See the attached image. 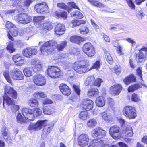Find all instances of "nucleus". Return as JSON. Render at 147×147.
<instances>
[{"mask_svg": "<svg viewBox=\"0 0 147 147\" xmlns=\"http://www.w3.org/2000/svg\"><path fill=\"white\" fill-rule=\"evenodd\" d=\"M16 19L18 22L24 24L29 23L32 20L31 17L25 13H21L18 15L16 17Z\"/></svg>", "mask_w": 147, "mask_h": 147, "instance_id": "nucleus-7", "label": "nucleus"}, {"mask_svg": "<svg viewBox=\"0 0 147 147\" xmlns=\"http://www.w3.org/2000/svg\"><path fill=\"white\" fill-rule=\"evenodd\" d=\"M47 73L49 76L53 78H57L61 75L60 69L55 66H49Z\"/></svg>", "mask_w": 147, "mask_h": 147, "instance_id": "nucleus-3", "label": "nucleus"}, {"mask_svg": "<svg viewBox=\"0 0 147 147\" xmlns=\"http://www.w3.org/2000/svg\"><path fill=\"white\" fill-rule=\"evenodd\" d=\"M33 82L36 85L42 86L46 83V80L44 77L41 74H38L33 77Z\"/></svg>", "mask_w": 147, "mask_h": 147, "instance_id": "nucleus-16", "label": "nucleus"}, {"mask_svg": "<svg viewBox=\"0 0 147 147\" xmlns=\"http://www.w3.org/2000/svg\"><path fill=\"white\" fill-rule=\"evenodd\" d=\"M147 51V47H144L139 50V53L136 55V59L138 62H141L146 56V52Z\"/></svg>", "mask_w": 147, "mask_h": 147, "instance_id": "nucleus-15", "label": "nucleus"}, {"mask_svg": "<svg viewBox=\"0 0 147 147\" xmlns=\"http://www.w3.org/2000/svg\"><path fill=\"white\" fill-rule=\"evenodd\" d=\"M33 109H31L29 108H23L22 110V113L24 117L26 119L30 120H33Z\"/></svg>", "mask_w": 147, "mask_h": 147, "instance_id": "nucleus-12", "label": "nucleus"}, {"mask_svg": "<svg viewBox=\"0 0 147 147\" xmlns=\"http://www.w3.org/2000/svg\"><path fill=\"white\" fill-rule=\"evenodd\" d=\"M70 40L72 42L77 44H79L83 40L82 37L78 36H72L70 38Z\"/></svg>", "mask_w": 147, "mask_h": 147, "instance_id": "nucleus-33", "label": "nucleus"}, {"mask_svg": "<svg viewBox=\"0 0 147 147\" xmlns=\"http://www.w3.org/2000/svg\"><path fill=\"white\" fill-rule=\"evenodd\" d=\"M89 138L88 135L85 134H82L78 138V144L81 147L85 146L88 143Z\"/></svg>", "mask_w": 147, "mask_h": 147, "instance_id": "nucleus-8", "label": "nucleus"}, {"mask_svg": "<svg viewBox=\"0 0 147 147\" xmlns=\"http://www.w3.org/2000/svg\"><path fill=\"white\" fill-rule=\"evenodd\" d=\"M82 50L89 57L94 56L96 53L95 49L93 45L89 42L84 44L82 47Z\"/></svg>", "mask_w": 147, "mask_h": 147, "instance_id": "nucleus-4", "label": "nucleus"}, {"mask_svg": "<svg viewBox=\"0 0 147 147\" xmlns=\"http://www.w3.org/2000/svg\"><path fill=\"white\" fill-rule=\"evenodd\" d=\"M79 30L80 33L84 35L87 34L89 32V30L88 28L85 26H82L79 29Z\"/></svg>", "mask_w": 147, "mask_h": 147, "instance_id": "nucleus-44", "label": "nucleus"}, {"mask_svg": "<svg viewBox=\"0 0 147 147\" xmlns=\"http://www.w3.org/2000/svg\"><path fill=\"white\" fill-rule=\"evenodd\" d=\"M105 131L100 128H97L94 129L91 132L92 137L95 138L98 137V138H101L105 136Z\"/></svg>", "mask_w": 147, "mask_h": 147, "instance_id": "nucleus-17", "label": "nucleus"}, {"mask_svg": "<svg viewBox=\"0 0 147 147\" xmlns=\"http://www.w3.org/2000/svg\"><path fill=\"white\" fill-rule=\"evenodd\" d=\"M10 76L14 80H22L24 78V76L22 72L18 69H14L10 71Z\"/></svg>", "mask_w": 147, "mask_h": 147, "instance_id": "nucleus-10", "label": "nucleus"}, {"mask_svg": "<svg viewBox=\"0 0 147 147\" xmlns=\"http://www.w3.org/2000/svg\"><path fill=\"white\" fill-rule=\"evenodd\" d=\"M2 134L4 136H7L8 134V129L5 127H3L2 129Z\"/></svg>", "mask_w": 147, "mask_h": 147, "instance_id": "nucleus-63", "label": "nucleus"}, {"mask_svg": "<svg viewBox=\"0 0 147 147\" xmlns=\"http://www.w3.org/2000/svg\"><path fill=\"white\" fill-rule=\"evenodd\" d=\"M142 68L140 67H138L136 70V74L141 80H142Z\"/></svg>", "mask_w": 147, "mask_h": 147, "instance_id": "nucleus-64", "label": "nucleus"}, {"mask_svg": "<svg viewBox=\"0 0 147 147\" xmlns=\"http://www.w3.org/2000/svg\"><path fill=\"white\" fill-rule=\"evenodd\" d=\"M30 48H27L23 51V55L27 57H30L31 56V54Z\"/></svg>", "mask_w": 147, "mask_h": 147, "instance_id": "nucleus-49", "label": "nucleus"}, {"mask_svg": "<svg viewBox=\"0 0 147 147\" xmlns=\"http://www.w3.org/2000/svg\"><path fill=\"white\" fill-rule=\"evenodd\" d=\"M122 87L119 84H116L111 87L110 92L111 94L113 96L118 95L121 91Z\"/></svg>", "mask_w": 147, "mask_h": 147, "instance_id": "nucleus-19", "label": "nucleus"}, {"mask_svg": "<svg viewBox=\"0 0 147 147\" xmlns=\"http://www.w3.org/2000/svg\"><path fill=\"white\" fill-rule=\"evenodd\" d=\"M92 5L101 8L105 7V5L103 3L95 0H88Z\"/></svg>", "mask_w": 147, "mask_h": 147, "instance_id": "nucleus-28", "label": "nucleus"}, {"mask_svg": "<svg viewBox=\"0 0 147 147\" xmlns=\"http://www.w3.org/2000/svg\"><path fill=\"white\" fill-rule=\"evenodd\" d=\"M128 6L132 9H134L135 6L132 0H126Z\"/></svg>", "mask_w": 147, "mask_h": 147, "instance_id": "nucleus-55", "label": "nucleus"}, {"mask_svg": "<svg viewBox=\"0 0 147 147\" xmlns=\"http://www.w3.org/2000/svg\"><path fill=\"white\" fill-rule=\"evenodd\" d=\"M55 14L58 17H61L64 19H66L67 17V14L65 12H59L56 11L55 12Z\"/></svg>", "mask_w": 147, "mask_h": 147, "instance_id": "nucleus-41", "label": "nucleus"}, {"mask_svg": "<svg viewBox=\"0 0 147 147\" xmlns=\"http://www.w3.org/2000/svg\"><path fill=\"white\" fill-rule=\"evenodd\" d=\"M59 88L61 92L64 95L68 96L71 94V90L69 87L65 84H61Z\"/></svg>", "mask_w": 147, "mask_h": 147, "instance_id": "nucleus-21", "label": "nucleus"}, {"mask_svg": "<svg viewBox=\"0 0 147 147\" xmlns=\"http://www.w3.org/2000/svg\"><path fill=\"white\" fill-rule=\"evenodd\" d=\"M131 100L135 102H138L140 100L138 95L135 93H133L132 95Z\"/></svg>", "mask_w": 147, "mask_h": 147, "instance_id": "nucleus-56", "label": "nucleus"}, {"mask_svg": "<svg viewBox=\"0 0 147 147\" xmlns=\"http://www.w3.org/2000/svg\"><path fill=\"white\" fill-rule=\"evenodd\" d=\"M95 82V78L93 76H88L86 80V83L90 86H94Z\"/></svg>", "mask_w": 147, "mask_h": 147, "instance_id": "nucleus-32", "label": "nucleus"}, {"mask_svg": "<svg viewBox=\"0 0 147 147\" xmlns=\"http://www.w3.org/2000/svg\"><path fill=\"white\" fill-rule=\"evenodd\" d=\"M86 23L85 21L83 20H74L71 21V24L72 27H76L78 26L81 24H84Z\"/></svg>", "mask_w": 147, "mask_h": 147, "instance_id": "nucleus-30", "label": "nucleus"}, {"mask_svg": "<svg viewBox=\"0 0 147 147\" xmlns=\"http://www.w3.org/2000/svg\"><path fill=\"white\" fill-rule=\"evenodd\" d=\"M140 86L138 84H134L133 85L129 86L128 89L129 92H132L135 90L139 88Z\"/></svg>", "mask_w": 147, "mask_h": 147, "instance_id": "nucleus-47", "label": "nucleus"}, {"mask_svg": "<svg viewBox=\"0 0 147 147\" xmlns=\"http://www.w3.org/2000/svg\"><path fill=\"white\" fill-rule=\"evenodd\" d=\"M56 42L54 41H50L45 42L41 47L40 50L42 53L44 55H47L48 52L53 50V47L56 45Z\"/></svg>", "mask_w": 147, "mask_h": 147, "instance_id": "nucleus-2", "label": "nucleus"}, {"mask_svg": "<svg viewBox=\"0 0 147 147\" xmlns=\"http://www.w3.org/2000/svg\"><path fill=\"white\" fill-rule=\"evenodd\" d=\"M47 121L46 120H40L35 123H31L29 125L28 129L30 130H34L35 131H39L42 128V126L45 125L46 122Z\"/></svg>", "mask_w": 147, "mask_h": 147, "instance_id": "nucleus-6", "label": "nucleus"}, {"mask_svg": "<svg viewBox=\"0 0 147 147\" xmlns=\"http://www.w3.org/2000/svg\"><path fill=\"white\" fill-rule=\"evenodd\" d=\"M122 133L125 136L127 137H131L133 134L132 128L130 126L128 125L125 128L122 130Z\"/></svg>", "mask_w": 147, "mask_h": 147, "instance_id": "nucleus-24", "label": "nucleus"}, {"mask_svg": "<svg viewBox=\"0 0 147 147\" xmlns=\"http://www.w3.org/2000/svg\"><path fill=\"white\" fill-rule=\"evenodd\" d=\"M136 78L133 74L129 75L125 77L123 80L124 83L126 85H128L130 83L135 81Z\"/></svg>", "mask_w": 147, "mask_h": 147, "instance_id": "nucleus-25", "label": "nucleus"}, {"mask_svg": "<svg viewBox=\"0 0 147 147\" xmlns=\"http://www.w3.org/2000/svg\"><path fill=\"white\" fill-rule=\"evenodd\" d=\"M53 28V26L50 22L44 23L43 26V29L45 30H50Z\"/></svg>", "mask_w": 147, "mask_h": 147, "instance_id": "nucleus-42", "label": "nucleus"}, {"mask_svg": "<svg viewBox=\"0 0 147 147\" xmlns=\"http://www.w3.org/2000/svg\"><path fill=\"white\" fill-rule=\"evenodd\" d=\"M7 49L10 53H11L15 51V49L13 47V44L12 42L9 41L7 47Z\"/></svg>", "mask_w": 147, "mask_h": 147, "instance_id": "nucleus-48", "label": "nucleus"}, {"mask_svg": "<svg viewBox=\"0 0 147 147\" xmlns=\"http://www.w3.org/2000/svg\"><path fill=\"white\" fill-rule=\"evenodd\" d=\"M43 111L44 113L45 114L50 115L53 113V109L50 106L46 107L43 108Z\"/></svg>", "mask_w": 147, "mask_h": 147, "instance_id": "nucleus-37", "label": "nucleus"}, {"mask_svg": "<svg viewBox=\"0 0 147 147\" xmlns=\"http://www.w3.org/2000/svg\"><path fill=\"white\" fill-rule=\"evenodd\" d=\"M44 19V17L43 16L35 17L34 18L33 21L35 23H40Z\"/></svg>", "mask_w": 147, "mask_h": 147, "instance_id": "nucleus-52", "label": "nucleus"}, {"mask_svg": "<svg viewBox=\"0 0 147 147\" xmlns=\"http://www.w3.org/2000/svg\"><path fill=\"white\" fill-rule=\"evenodd\" d=\"M34 96L35 97L37 98H44L47 96L46 94L41 91L36 92L34 94Z\"/></svg>", "mask_w": 147, "mask_h": 147, "instance_id": "nucleus-39", "label": "nucleus"}, {"mask_svg": "<svg viewBox=\"0 0 147 147\" xmlns=\"http://www.w3.org/2000/svg\"><path fill=\"white\" fill-rule=\"evenodd\" d=\"M103 81L101 79L98 78L96 80H95V82H94V86L99 87L101 85V83Z\"/></svg>", "mask_w": 147, "mask_h": 147, "instance_id": "nucleus-59", "label": "nucleus"}, {"mask_svg": "<svg viewBox=\"0 0 147 147\" xmlns=\"http://www.w3.org/2000/svg\"><path fill=\"white\" fill-rule=\"evenodd\" d=\"M98 91L97 89L92 88L88 90V95L89 96H94L98 95Z\"/></svg>", "mask_w": 147, "mask_h": 147, "instance_id": "nucleus-31", "label": "nucleus"}, {"mask_svg": "<svg viewBox=\"0 0 147 147\" xmlns=\"http://www.w3.org/2000/svg\"><path fill=\"white\" fill-rule=\"evenodd\" d=\"M16 118L17 121L18 123H22L25 122L24 118L22 117L20 113L18 114Z\"/></svg>", "mask_w": 147, "mask_h": 147, "instance_id": "nucleus-53", "label": "nucleus"}, {"mask_svg": "<svg viewBox=\"0 0 147 147\" xmlns=\"http://www.w3.org/2000/svg\"><path fill=\"white\" fill-rule=\"evenodd\" d=\"M93 102L89 99H86L82 100V107L86 111L91 110L93 107Z\"/></svg>", "mask_w": 147, "mask_h": 147, "instance_id": "nucleus-18", "label": "nucleus"}, {"mask_svg": "<svg viewBox=\"0 0 147 147\" xmlns=\"http://www.w3.org/2000/svg\"><path fill=\"white\" fill-rule=\"evenodd\" d=\"M109 134L114 139H117L120 137L119 127L117 126H113L110 127Z\"/></svg>", "mask_w": 147, "mask_h": 147, "instance_id": "nucleus-11", "label": "nucleus"}, {"mask_svg": "<svg viewBox=\"0 0 147 147\" xmlns=\"http://www.w3.org/2000/svg\"><path fill=\"white\" fill-rule=\"evenodd\" d=\"M117 119L118 122L120 124L121 127H123L124 126L125 122V120L121 117L118 118Z\"/></svg>", "mask_w": 147, "mask_h": 147, "instance_id": "nucleus-61", "label": "nucleus"}, {"mask_svg": "<svg viewBox=\"0 0 147 147\" xmlns=\"http://www.w3.org/2000/svg\"><path fill=\"white\" fill-rule=\"evenodd\" d=\"M3 105L4 108H5L4 104L5 102L8 106H11L13 104L15 103L13 99L7 96L6 94H4V95L3 96Z\"/></svg>", "mask_w": 147, "mask_h": 147, "instance_id": "nucleus-23", "label": "nucleus"}, {"mask_svg": "<svg viewBox=\"0 0 147 147\" xmlns=\"http://www.w3.org/2000/svg\"><path fill=\"white\" fill-rule=\"evenodd\" d=\"M10 107V109L13 113H16L18 111L20 108L19 105H15V103L11 105Z\"/></svg>", "mask_w": 147, "mask_h": 147, "instance_id": "nucleus-51", "label": "nucleus"}, {"mask_svg": "<svg viewBox=\"0 0 147 147\" xmlns=\"http://www.w3.org/2000/svg\"><path fill=\"white\" fill-rule=\"evenodd\" d=\"M105 56L107 61L110 64H112L113 63V60L110 54L108 52L105 53Z\"/></svg>", "mask_w": 147, "mask_h": 147, "instance_id": "nucleus-40", "label": "nucleus"}, {"mask_svg": "<svg viewBox=\"0 0 147 147\" xmlns=\"http://www.w3.org/2000/svg\"><path fill=\"white\" fill-rule=\"evenodd\" d=\"M48 7L45 2L36 4L34 7L35 10L38 13H45L48 11Z\"/></svg>", "mask_w": 147, "mask_h": 147, "instance_id": "nucleus-9", "label": "nucleus"}, {"mask_svg": "<svg viewBox=\"0 0 147 147\" xmlns=\"http://www.w3.org/2000/svg\"><path fill=\"white\" fill-rule=\"evenodd\" d=\"M136 15L137 17L140 19H143L145 16V14L141 11H138Z\"/></svg>", "mask_w": 147, "mask_h": 147, "instance_id": "nucleus-62", "label": "nucleus"}, {"mask_svg": "<svg viewBox=\"0 0 147 147\" xmlns=\"http://www.w3.org/2000/svg\"><path fill=\"white\" fill-rule=\"evenodd\" d=\"M67 45V42L65 41L61 42L57 46V48L59 51H62L65 47Z\"/></svg>", "mask_w": 147, "mask_h": 147, "instance_id": "nucleus-38", "label": "nucleus"}, {"mask_svg": "<svg viewBox=\"0 0 147 147\" xmlns=\"http://www.w3.org/2000/svg\"><path fill=\"white\" fill-rule=\"evenodd\" d=\"M31 64L34 72H36L42 70V67L41 63L37 59H32L31 61Z\"/></svg>", "mask_w": 147, "mask_h": 147, "instance_id": "nucleus-14", "label": "nucleus"}, {"mask_svg": "<svg viewBox=\"0 0 147 147\" xmlns=\"http://www.w3.org/2000/svg\"><path fill=\"white\" fill-rule=\"evenodd\" d=\"M79 118L83 120H85L88 118V112L87 111H84L81 112L79 115Z\"/></svg>", "mask_w": 147, "mask_h": 147, "instance_id": "nucleus-35", "label": "nucleus"}, {"mask_svg": "<svg viewBox=\"0 0 147 147\" xmlns=\"http://www.w3.org/2000/svg\"><path fill=\"white\" fill-rule=\"evenodd\" d=\"M23 72L25 76L27 77L31 76L32 75V69L29 67H26L24 68Z\"/></svg>", "mask_w": 147, "mask_h": 147, "instance_id": "nucleus-36", "label": "nucleus"}, {"mask_svg": "<svg viewBox=\"0 0 147 147\" xmlns=\"http://www.w3.org/2000/svg\"><path fill=\"white\" fill-rule=\"evenodd\" d=\"M101 65L100 62V61H97L94 63L92 66V69H97L100 68Z\"/></svg>", "mask_w": 147, "mask_h": 147, "instance_id": "nucleus-58", "label": "nucleus"}, {"mask_svg": "<svg viewBox=\"0 0 147 147\" xmlns=\"http://www.w3.org/2000/svg\"><path fill=\"white\" fill-rule=\"evenodd\" d=\"M97 123L96 120L94 119H92L88 121L87 125L89 127L92 128L96 125Z\"/></svg>", "mask_w": 147, "mask_h": 147, "instance_id": "nucleus-34", "label": "nucleus"}, {"mask_svg": "<svg viewBox=\"0 0 147 147\" xmlns=\"http://www.w3.org/2000/svg\"><path fill=\"white\" fill-rule=\"evenodd\" d=\"M33 117H36L39 115H40L42 113V111L40 109L37 108L33 109Z\"/></svg>", "mask_w": 147, "mask_h": 147, "instance_id": "nucleus-45", "label": "nucleus"}, {"mask_svg": "<svg viewBox=\"0 0 147 147\" xmlns=\"http://www.w3.org/2000/svg\"><path fill=\"white\" fill-rule=\"evenodd\" d=\"M44 128L42 134V136L43 137H45L50 132L51 130L52 129L53 127L49 125H46L44 126Z\"/></svg>", "mask_w": 147, "mask_h": 147, "instance_id": "nucleus-26", "label": "nucleus"}, {"mask_svg": "<svg viewBox=\"0 0 147 147\" xmlns=\"http://www.w3.org/2000/svg\"><path fill=\"white\" fill-rule=\"evenodd\" d=\"M114 69L117 74H119L121 71V67L119 65H116L114 67Z\"/></svg>", "mask_w": 147, "mask_h": 147, "instance_id": "nucleus-60", "label": "nucleus"}, {"mask_svg": "<svg viewBox=\"0 0 147 147\" xmlns=\"http://www.w3.org/2000/svg\"><path fill=\"white\" fill-rule=\"evenodd\" d=\"M65 30V26L59 23L57 24L55 28V33L60 35L63 34Z\"/></svg>", "mask_w": 147, "mask_h": 147, "instance_id": "nucleus-22", "label": "nucleus"}, {"mask_svg": "<svg viewBox=\"0 0 147 147\" xmlns=\"http://www.w3.org/2000/svg\"><path fill=\"white\" fill-rule=\"evenodd\" d=\"M28 104L31 107H35L38 106V103L36 99H32L29 100Z\"/></svg>", "mask_w": 147, "mask_h": 147, "instance_id": "nucleus-43", "label": "nucleus"}, {"mask_svg": "<svg viewBox=\"0 0 147 147\" xmlns=\"http://www.w3.org/2000/svg\"><path fill=\"white\" fill-rule=\"evenodd\" d=\"M74 70L79 74H82L88 71L89 65L88 60L80 61L75 63Z\"/></svg>", "mask_w": 147, "mask_h": 147, "instance_id": "nucleus-1", "label": "nucleus"}, {"mask_svg": "<svg viewBox=\"0 0 147 147\" xmlns=\"http://www.w3.org/2000/svg\"><path fill=\"white\" fill-rule=\"evenodd\" d=\"M3 74L7 81L9 83L11 84L12 82L10 72L7 69L3 71Z\"/></svg>", "mask_w": 147, "mask_h": 147, "instance_id": "nucleus-27", "label": "nucleus"}, {"mask_svg": "<svg viewBox=\"0 0 147 147\" xmlns=\"http://www.w3.org/2000/svg\"><path fill=\"white\" fill-rule=\"evenodd\" d=\"M4 94H6L7 96H10L13 98H17V94L16 91L15 90L9 86H6L5 89Z\"/></svg>", "mask_w": 147, "mask_h": 147, "instance_id": "nucleus-20", "label": "nucleus"}, {"mask_svg": "<svg viewBox=\"0 0 147 147\" xmlns=\"http://www.w3.org/2000/svg\"><path fill=\"white\" fill-rule=\"evenodd\" d=\"M101 116L103 119L106 121L110 120L111 119V117L109 113L106 112H104L101 114Z\"/></svg>", "mask_w": 147, "mask_h": 147, "instance_id": "nucleus-46", "label": "nucleus"}, {"mask_svg": "<svg viewBox=\"0 0 147 147\" xmlns=\"http://www.w3.org/2000/svg\"><path fill=\"white\" fill-rule=\"evenodd\" d=\"M108 144L105 141L100 139L93 140L90 143V145L88 147H105Z\"/></svg>", "mask_w": 147, "mask_h": 147, "instance_id": "nucleus-13", "label": "nucleus"}, {"mask_svg": "<svg viewBox=\"0 0 147 147\" xmlns=\"http://www.w3.org/2000/svg\"><path fill=\"white\" fill-rule=\"evenodd\" d=\"M6 26L7 28L9 30L10 29H12V28H14L16 27L13 24L9 21L7 22Z\"/></svg>", "mask_w": 147, "mask_h": 147, "instance_id": "nucleus-57", "label": "nucleus"}, {"mask_svg": "<svg viewBox=\"0 0 147 147\" xmlns=\"http://www.w3.org/2000/svg\"><path fill=\"white\" fill-rule=\"evenodd\" d=\"M124 115L129 119L134 118L136 116V110L131 106H127L123 110Z\"/></svg>", "mask_w": 147, "mask_h": 147, "instance_id": "nucleus-5", "label": "nucleus"}, {"mask_svg": "<svg viewBox=\"0 0 147 147\" xmlns=\"http://www.w3.org/2000/svg\"><path fill=\"white\" fill-rule=\"evenodd\" d=\"M96 103L97 106L102 107L105 105V101L104 97H99L97 98L96 100Z\"/></svg>", "mask_w": 147, "mask_h": 147, "instance_id": "nucleus-29", "label": "nucleus"}, {"mask_svg": "<svg viewBox=\"0 0 147 147\" xmlns=\"http://www.w3.org/2000/svg\"><path fill=\"white\" fill-rule=\"evenodd\" d=\"M9 31L10 34L14 36H16L18 34L17 28L16 27L14 28H12V29H10L9 30Z\"/></svg>", "mask_w": 147, "mask_h": 147, "instance_id": "nucleus-54", "label": "nucleus"}, {"mask_svg": "<svg viewBox=\"0 0 147 147\" xmlns=\"http://www.w3.org/2000/svg\"><path fill=\"white\" fill-rule=\"evenodd\" d=\"M57 5L60 8L65 9L68 11L69 13V12L71 11L72 9V8H70L69 10V8L63 3H58L57 4Z\"/></svg>", "mask_w": 147, "mask_h": 147, "instance_id": "nucleus-50", "label": "nucleus"}]
</instances>
